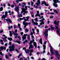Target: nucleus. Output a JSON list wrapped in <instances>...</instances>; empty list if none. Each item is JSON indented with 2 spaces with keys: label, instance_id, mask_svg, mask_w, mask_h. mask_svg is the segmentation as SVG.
<instances>
[{
  "label": "nucleus",
  "instance_id": "nucleus-1",
  "mask_svg": "<svg viewBox=\"0 0 60 60\" xmlns=\"http://www.w3.org/2000/svg\"><path fill=\"white\" fill-rule=\"evenodd\" d=\"M50 51L52 55H54V54H55L57 56L58 59H59V57H60V54L59 53H58V51H53L52 49L53 48L50 45Z\"/></svg>",
  "mask_w": 60,
  "mask_h": 60
},
{
  "label": "nucleus",
  "instance_id": "nucleus-2",
  "mask_svg": "<svg viewBox=\"0 0 60 60\" xmlns=\"http://www.w3.org/2000/svg\"><path fill=\"white\" fill-rule=\"evenodd\" d=\"M53 1L54 2V4H53V5L54 6H55L56 7H57V4H56V3H60V1L58 0H53Z\"/></svg>",
  "mask_w": 60,
  "mask_h": 60
},
{
  "label": "nucleus",
  "instance_id": "nucleus-3",
  "mask_svg": "<svg viewBox=\"0 0 60 60\" xmlns=\"http://www.w3.org/2000/svg\"><path fill=\"white\" fill-rule=\"evenodd\" d=\"M48 29L46 30L43 32V34L45 35V39H47V37L48 36Z\"/></svg>",
  "mask_w": 60,
  "mask_h": 60
},
{
  "label": "nucleus",
  "instance_id": "nucleus-4",
  "mask_svg": "<svg viewBox=\"0 0 60 60\" xmlns=\"http://www.w3.org/2000/svg\"><path fill=\"white\" fill-rule=\"evenodd\" d=\"M9 49H10L9 50L10 52H11V51L15 50V49H14V45L12 44L11 47L10 46L9 47Z\"/></svg>",
  "mask_w": 60,
  "mask_h": 60
},
{
  "label": "nucleus",
  "instance_id": "nucleus-5",
  "mask_svg": "<svg viewBox=\"0 0 60 60\" xmlns=\"http://www.w3.org/2000/svg\"><path fill=\"white\" fill-rule=\"evenodd\" d=\"M25 9L23 8H21L22 11H21V13H23V12L25 13H27V11H26V10H27V6H25Z\"/></svg>",
  "mask_w": 60,
  "mask_h": 60
},
{
  "label": "nucleus",
  "instance_id": "nucleus-6",
  "mask_svg": "<svg viewBox=\"0 0 60 60\" xmlns=\"http://www.w3.org/2000/svg\"><path fill=\"white\" fill-rule=\"evenodd\" d=\"M23 25H24V28H26V26H27L28 25H30L31 24V23L30 22H25V21H23Z\"/></svg>",
  "mask_w": 60,
  "mask_h": 60
},
{
  "label": "nucleus",
  "instance_id": "nucleus-7",
  "mask_svg": "<svg viewBox=\"0 0 60 60\" xmlns=\"http://www.w3.org/2000/svg\"><path fill=\"white\" fill-rule=\"evenodd\" d=\"M19 7V6L18 5L17 7H16L15 9V11H17V15L18 16L19 15V13L18 11L19 10V9L20 8Z\"/></svg>",
  "mask_w": 60,
  "mask_h": 60
},
{
  "label": "nucleus",
  "instance_id": "nucleus-8",
  "mask_svg": "<svg viewBox=\"0 0 60 60\" xmlns=\"http://www.w3.org/2000/svg\"><path fill=\"white\" fill-rule=\"evenodd\" d=\"M34 41V40L33 39L32 41H31L29 43V44H30V46L29 47V49H31H31L33 48V45H32V42Z\"/></svg>",
  "mask_w": 60,
  "mask_h": 60
},
{
  "label": "nucleus",
  "instance_id": "nucleus-9",
  "mask_svg": "<svg viewBox=\"0 0 60 60\" xmlns=\"http://www.w3.org/2000/svg\"><path fill=\"white\" fill-rule=\"evenodd\" d=\"M39 22H41L40 23V25L38 26V27H40V26H42V25H44V22L43 21L40 20L39 21Z\"/></svg>",
  "mask_w": 60,
  "mask_h": 60
},
{
  "label": "nucleus",
  "instance_id": "nucleus-10",
  "mask_svg": "<svg viewBox=\"0 0 60 60\" xmlns=\"http://www.w3.org/2000/svg\"><path fill=\"white\" fill-rule=\"evenodd\" d=\"M33 51H34V50L33 49H31L29 51V49H28L27 50V51L26 52V54H29V52H30V53H32L33 52Z\"/></svg>",
  "mask_w": 60,
  "mask_h": 60
},
{
  "label": "nucleus",
  "instance_id": "nucleus-11",
  "mask_svg": "<svg viewBox=\"0 0 60 60\" xmlns=\"http://www.w3.org/2000/svg\"><path fill=\"white\" fill-rule=\"evenodd\" d=\"M28 35V34H24L23 35V36L22 37V40L23 41H24V40H25L26 38V36H27Z\"/></svg>",
  "mask_w": 60,
  "mask_h": 60
},
{
  "label": "nucleus",
  "instance_id": "nucleus-12",
  "mask_svg": "<svg viewBox=\"0 0 60 60\" xmlns=\"http://www.w3.org/2000/svg\"><path fill=\"white\" fill-rule=\"evenodd\" d=\"M37 14H36L35 15V17L38 16L39 17H41V15L39 14V11H37Z\"/></svg>",
  "mask_w": 60,
  "mask_h": 60
},
{
  "label": "nucleus",
  "instance_id": "nucleus-13",
  "mask_svg": "<svg viewBox=\"0 0 60 60\" xmlns=\"http://www.w3.org/2000/svg\"><path fill=\"white\" fill-rule=\"evenodd\" d=\"M42 4H44L45 5V6H49V4H46V3L44 1H42Z\"/></svg>",
  "mask_w": 60,
  "mask_h": 60
},
{
  "label": "nucleus",
  "instance_id": "nucleus-14",
  "mask_svg": "<svg viewBox=\"0 0 60 60\" xmlns=\"http://www.w3.org/2000/svg\"><path fill=\"white\" fill-rule=\"evenodd\" d=\"M6 21H7V22H9V23L11 24V23H12V21H11V19H6Z\"/></svg>",
  "mask_w": 60,
  "mask_h": 60
},
{
  "label": "nucleus",
  "instance_id": "nucleus-15",
  "mask_svg": "<svg viewBox=\"0 0 60 60\" xmlns=\"http://www.w3.org/2000/svg\"><path fill=\"white\" fill-rule=\"evenodd\" d=\"M29 18H30V17L29 16H27L26 17V19H25L24 21H27V20L29 19Z\"/></svg>",
  "mask_w": 60,
  "mask_h": 60
},
{
  "label": "nucleus",
  "instance_id": "nucleus-16",
  "mask_svg": "<svg viewBox=\"0 0 60 60\" xmlns=\"http://www.w3.org/2000/svg\"><path fill=\"white\" fill-rule=\"evenodd\" d=\"M7 17V16L6 15H3L1 17L2 19H5Z\"/></svg>",
  "mask_w": 60,
  "mask_h": 60
},
{
  "label": "nucleus",
  "instance_id": "nucleus-17",
  "mask_svg": "<svg viewBox=\"0 0 60 60\" xmlns=\"http://www.w3.org/2000/svg\"><path fill=\"white\" fill-rule=\"evenodd\" d=\"M26 19V17H23L22 18H20L19 20H18V21H19V20L20 21L21 20H23V19Z\"/></svg>",
  "mask_w": 60,
  "mask_h": 60
},
{
  "label": "nucleus",
  "instance_id": "nucleus-18",
  "mask_svg": "<svg viewBox=\"0 0 60 60\" xmlns=\"http://www.w3.org/2000/svg\"><path fill=\"white\" fill-rule=\"evenodd\" d=\"M38 1L37 2L38 3H36V4H37V5L38 6V5H39V4H40V0H37Z\"/></svg>",
  "mask_w": 60,
  "mask_h": 60
},
{
  "label": "nucleus",
  "instance_id": "nucleus-19",
  "mask_svg": "<svg viewBox=\"0 0 60 60\" xmlns=\"http://www.w3.org/2000/svg\"><path fill=\"white\" fill-rule=\"evenodd\" d=\"M0 49H1L2 50V49H6V47H5L4 46L3 47L2 46H1L0 47Z\"/></svg>",
  "mask_w": 60,
  "mask_h": 60
},
{
  "label": "nucleus",
  "instance_id": "nucleus-20",
  "mask_svg": "<svg viewBox=\"0 0 60 60\" xmlns=\"http://www.w3.org/2000/svg\"><path fill=\"white\" fill-rule=\"evenodd\" d=\"M33 43H34V46L35 48H36V47H37V44H36V42H34Z\"/></svg>",
  "mask_w": 60,
  "mask_h": 60
},
{
  "label": "nucleus",
  "instance_id": "nucleus-21",
  "mask_svg": "<svg viewBox=\"0 0 60 60\" xmlns=\"http://www.w3.org/2000/svg\"><path fill=\"white\" fill-rule=\"evenodd\" d=\"M27 39L28 41H30V36L29 35H28L27 37Z\"/></svg>",
  "mask_w": 60,
  "mask_h": 60
},
{
  "label": "nucleus",
  "instance_id": "nucleus-22",
  "mask_svg": "<svg viewBox=\"0 0 60 60\" xmlns=\"http://www.w3.org/2000/svg\"><path fill=\"white\" fill-rule=\"evenodd\" d=\"M39 41L41 44H42V39L41 38H40V39L39 40Z\"/></svg>",
  "mask_w": 60,
  "mask_h": 60
},
{
  "label": "nucleus",
  "instance_id": "nucleus-23",
  "mask_svg": "<svg viewBox=\"0 0 60 60\" xmlns=\"http://www.w3.org/2000/svg\"><path fill=\"white\" fill-rule=\"evenodd\" d=\"M31 23H33L34 25H35V22H34V20L32 19L31 20Z\"/></svg>",
  "mask_w": 60,
  "mask_h": 60
},
{
  "label": "nucleus",
  "instance_id": "nucleus-24",
  "mask_svg": "<svg viewBox=\"0 0 60 60\" xmlns=\"http://www.w3.org/2000/svg\"><path fill=\"white\" fill-rule=\"evenodd\" d=\"M12 34L14 35V36L16 35V36H17L18 35V33H14V32H12Z\"/></svg>",
  "mask_w": 60,
  "mask_h": 60
},
{
  "label": "nucleus",
  "instance_id": "nucleus-25",
  "mask_svg": "<svg viewBox=\"0 0 60 60\" xmlns=\"http://www.w3.org/2000/svg\"><path fill=\"white\" fill-rule=\"evenodd\" d=\"M8 40H9L10 41H11V40H12V38H9V37L8 38Z\"/></svg>",
  "mask_w": 60,
  "mask_h": 60
},
{
  "label": "nucleus",
  "instance_id": "nucleus-26",
  "mask_svg": "<svg viewBox=\"0 0 60 60\" xmlns=\"http://www.w3.org/2000/svg\"><path fill=\"white\" fill-rule=\"evenodd\" d=\"M15 42H17V43H19V44H20V41H16Z\"/></svg>",
  "mask_w": 60,
  "mask_h": 60
},
{
  "label": "nucleus",
  "instance_id": "nucleus-27",
  "mask_svg": "<svg viewBox=\"0 0 60 60\" xmlns=\"http://www.w3.org/2000/svg\"><path fill=\"white\" fill-rule=\"evenodd\" d=\"M22 13H20V15H18V17H22Z\"/></svg>",
  "mask_w": 60,
  "mask_h": 60
},
{
  "label": "nucleus",
  "instance_id": "nucleus-28",
  "mask_svg": "<svg viewBox=\"0 0 60 60\" xmlns=\"http://www.w3.org/2000/svg\"><path fill=\"white\" fill-rule=\"evenodd\" d=\"M9 33H10L9 34L10 36L11 37L12 36V33H11V31H9Z\"/></svg>",
  "mask_w": 60,
  "mask_h": 60
},
{
  "label": "nucleus",
  "instance_id": "nucleus-29",
  "mask_svg": "<svg viewBox=\"0 0 60 60\" xmlns=\"http://www.w3.org/2000/svg\"><path fill=\"white\" fill-rule=\"evenodd\" d=\"M43 49H44V50H45V49H46V45H43Z\"/></svg>",
  "mask_w": 60,
  "mask_h": 60
},
{
  "label": "nucleus",
  "instance_id": "nucleus-30",
  "mask_svg": "<svg viewBox=\"0 0 60 60\" xmlns=\"http://www.w3.org/2000/svg\"><path fill=\"white\" fill-rule=\"evenodd\" d=\"M25 33H27L28 32V29H25Z\"/></svg>",
  "mask_w": 60,
  "mask_h": 60
},
{
  "label": "nucleus",
  "instance_id": "nucleus-31",
  "mask_svg": "<svg viewBox=\"0 0 60 60\" xmlns=\"http://www.w3.org/2000/svg\"><path fill=\"white\" fill-rule=\"evenodd\" d=\"M3 10V7H1L0 8V11H2Z\"/></svg>",
  "mask_w": 60,
  "mask_h": 60
},
{
  "label": "nucleus",
  "instance_id": "nucleus-32",
  "mask_svg": "<svg viewBox=\"0 0 60 60\" xmlns=\"http://www.w3.org/2000/svg\"><path fill=\"white\" fill-rule=\"evenodd\" d=\"M0 54L2 56H4V54H3L2 53V52H0Z\"/></svg>",
  "mask_w": 60,
  "mask_h": 60
},
{
  "label": "nucleus",
  "instance_id": "nucleus-33",
  "mask_svg": "<svg viewBox=\"0 0 60 60\" xmlns=\"http://www.w3.org/2000/svg\"><path fill=\"white\" fill-rule=\"evenodd\" d=\"M53 11L56 12V13H58V12L56 11V10H53Z\"/></svg>",
  "mask_w": 60,
  "mask_h": 60
},
{
  "label": "nucleus",
  "instance_id": "nucleus-34",
  "mask_svg": "<svg viewBox=\"0 0 60 60\" xmlns=\"http://www.w3.org/2000/svg\"><path fill=\"white\" fill-rule=\"evenodd\" d=\"M36 5H34V8H38V7L37 6H36Z\"/></svg>",
  "mask_w": 60,
  "mask_h": 60
},
{
  "label": "nucleus",
  "instance_id": "nucleus-35",
  "mask_svg": "<svg viewBox=\"0 0 60 60\" xmlns=\"http://www.w3.org/2000/svg\"><path fill=\"white\" fill-rule=\"evenodd\" d=\"M8 12L7 11H6L5 12V15L6 16H7V13Z\"/></svg>",
  "mask_w": 60,
  "mask_h": 60
},
{
  "label": "nucleus",
  "instance_id": "nucleus-36",
  "mask_svg": "<svg viewBox=\"0 0 60 60\" xmlns=\"http://www.w3.org/2000/svg\"><path fill=\"white\" fill-rule=\"evenodd\" d=\"M14 5H12L11 6V8H14Z\"/></svg>",
  "mask_w": 60,
  "mask_h": 60
},
{
  "label": "nucleus",
  "instance_id": "nucleus-37",
  "mask_svg": "<svg viewBox=\"0 0 60 60\" xmlns=\"http://www.w3.org/2000/svg\"><path fill=\"white\" fill-rule=\"evenodd\" d=\"M22 55V53H21L20 54H19V56H18V58H19L20 57V56H21V55Z\"/></svg>",
  "mask_w": 60,
  "mask_h": 60
},
{
  "label": "nucleus",
  "instance_id": "nucleus-38",
  "mask_svg": "<svg viewBox=\"0 0 60 60\" xmlns=\"http://www.w3.org/2000/svg\"><path fill=\"white\" fill-rule=\"evenodd\" d=\"M52 25L51 26V29H52V30H53V29H54V28L52 27Z\"/></svg>",
  "mask_w": 60,
  "mask_h": 60
},
{
  "label": "nucleus",
  "instance_id": "nucleus-39",
  "mask_svg": "<svg viewBox=\"0 0 60 60\" xmlns=\"http://www.w3.org/2000/svg\"><path fill=\"white\" fill-rule=\"evenodd\" d=\"M32 30L33 31V34H34V33H35V32H34V30H35L32 29Z\"/></svg>",
  "mask_w": 60,
  "mask_h": 60
},
{
  "label": "nucleus",
  "instance_id": "nucleus-40",
  "mask_svg": "<svg viewBox=\"0 0 60 60\" xmlns=\"http://www.w3.org/2000/svg\"><path fill=\"white\" fill-rule=\"evenodd\" d=\"M31 5L32 6H33V4H34V3H33V2H31Z\"/></svg>",
  "mask_w": 60,
  "mask_h": 60
},
{
  "label": "nucleus",
  "instance_id": "nucleus-41",
  "mask_svg": "<svg viewBox=\"0 0 60 60\" xmlns=\"http://www.w3.org/2000/svg\"><path fill=\"white\" fill-rule=\"evenodd\" d=\"M5 57L6 59H8V56L7 55H6L5 56Z\"/></svg>",
  "mask_w": 60,
  "mask_h": 60
},
{
  "label": "nucleus",
  "instance_id": "nucleus-42",
  "mask_svg": "<svg viewBox=\"0 0 60 60\" xmlns=\"http://www.w3.org/2000/svg\"><path fill=\"white\" fill-rule=\"evenodd\" d=\"M16 3H17V4H18V3H19V0H16Z\"/></svg>",
  "mask_w": 60,
  "mask_h": 60
},
{
  "label": "nucleus",
  "instance_id": "nucleus-43",
  "mask_svg": "<svg viewBox=\"0 0 60 60\" xmlns=\"http://www.w3.org/2000/svg\"><path fill=\"white\" fill-rule=\"evenodd\" d=\"M49 14H52L53 15L54 14V13L53 12L50 13H49Z\"/></svg>",
  "mask_w": 60,
  "mask_h": 60
},
{
  "label": "nucleus",
  "instance_id": "nucleus-44",
  "mask_svg": "<svg viewBox=\"0 0 60 60\" xmlns=\"http://www.w3.org/2000/svg\"><path fill=\"white\" fill-rule=\"evenodd\" d=\"M4 32V31L3 30H1L0 31V33H2Z\"/></svg>",
  "mask_w": 60,
  "mask_h": 60
},
{
  "label": "nucleus",
  "instance_id": "nucleus-45",
  "mask_svg": "<svg viewBox=\"0 0 60 60\" xmlns=\"http://www.w3.org/2000/svg\"><path fill=\"white\" fill-rule=\"evenodd\" d=\"M34 20L36 21H38V19H37V18H35L34 19Z\"/></svg>",
  "mask_w": 60,
  "mask_h": 60
},
{
  "label": "nucleus",
  "instance_id": "nucleus-46",
  "mask_svg": "<svg viewBox=\"0 0 60 60\" xmlns=\"http://www.w3.org/2000/svg\"><path fill=\"white\" fill-rule=\"evenodd\" d=\"M37 33H39V29H37Z\"/></svg>",
  "mask_w": 60,
  "mask_h": 60
},
{
  "label": "nucleus",
  "instance_id": "nucleus-47",
  "mask_svg": "<svg viewBox=\"0 0 60 60\" xmlns=\"http://www.w3.org/2000/svg\"><path fill=\"white\" fill-rule=\"evenodd\" d=\"M35 25L36 26H37V25L38 24V23L37 22H35Z\"/></svg>",
  "mask_w": 60,
  "mask_h": 60
},
{
  "label": "nucleus",
  "instance_id": "nucleus-48",
  "mask_svg": "<svg viewBox=\"0 0 60 60\" xmlns=\"http://www.w3.org/2000/svg\"><path fill=\"white\" fill-rule=\"evenodd\" d=\"M18 26L19 28H20V24H18Z\"/></svg>",
  "mask_w": 60,
  "mask_h": 60
},
{
  "label": "nucleus",
  "instance_id": "nucleus-49",
  "mask_svg": "<svg viewBox=\"0 0 60 60\" xmlns=\"http://www.w3.org/2000/svg\"><path fill=\"white\" fill-rule=\"evenodd\" d=\"M22 4H23V5H25V6L26 5V3H22Z\"/></svg>",
  "mask_w": 60,
  "mask_h": 60
},
{
  "label": "nucleus",
  "instance_id": "nucleus-50",
  "mask_svg": "<svg viewBox=\"0 0 60 60\" xmlns=\"http://www.w3.org/2000/svg\"><path fill=\"white\" fill-rule=\"evenodd\" d=\"M46 43H47V41H45L44 43V44H45V45H46Z\"/></svg>",
  "mask_w": 60,
  "mask_h": 60
},
{
  "label": "nucleus",
  "instance_id": "nucleus-51",
  "mask_svg": "<svg viewBox=\"0 0 60 60\" xmlns=\"http://www.w3.org/2000/svg\"><path fill=\"white\" fill-rule=\"evenodd\" d=\"M30 35H33V32H31Z\"/></svg>",
  "mask_w": 60,
  "mask_h": 60
},
{
  "label": "nucleus",
  "instance_id": "nucleus-52",
  "mask_svg": "<svg viewBox=\"0 0 60 60\" xmlns=\"http://www.w3.org/2000/svg\"><path fill=\"white\" fill-rule=\"evenodd\" d=\"M9 45H11V42H10L9 43Z\"/></svg>",
  "mask_w": 60,
  "mask_h": 60
},
{
  "label": "nucleus",
  "instance_id": "nucleus-53",
  "mask_svg": "<svg viewBox=\"0 0 60 60\" xmlns=\"http://www.w3.org/2000/svg\"><path fill=\"white\" fill-rule=\"evenodd\" d=\"M46 59H45L44 58H43L41 60H46Z\"/></svg>",
  "mask_w": 60,
  "mask_h": 60
},
{
  "label": "nucleus",
  "instance_id": "nucleus-54",
  "mask_svg": "<svg viewBox=\"0 0 60 60\" xmlns=\"http://www.w3.org/2000/svg\"><path fill=\"white\" fill-rule=\"evenodd\" d=\"M50 18L51 19H52V18H53V16H51L50 17Z\"/></svg>",
  "mask_w": 60,
  "mask_h": 60
},
{
  "label": "nucleus",
  "instance_id": "nucleus-55",
  "mask_svg": "<svg viewBox=\"0 0 60 60\" xmlns=\"http://www.w3.org/2000/svg\"><path fill=\"white\" fill-rule=\"evenodd\" d=\"M43 14V13H41L40 14V15H42Z\"/></svg>",
  "mask_w": 60,
  "mask_h": 60
},
{
  "label": "nucleus",
  "instance_id": "nucleus-56",
  "mask_svg": "<svg viewBox=\"0 0 60 60\" xmlns=\"http://www.w3.org/2000/svg\"><path fill=\"white\" fill-rule=\"evenodd\" d=\"M23 34V32L21 33V35H22V34Z\"/></svg>",
  "mask_w": 60,
  "mask_h": 60
},
{
  "label": "nucleus",
  "instance_id": "nucleus-57",
  "mask_svg": "<svg viewBox=\"0 0 60 60\" xmlns=\"http://www.w3.org/2000/svg\"><path fill=\"white\" fill-rule=\"evenodd\" d=\"M18 31V30H17L16 29L15 30V33H17V31Z\"/></svg>",
  "mask_w": 60,
  "mask_h": 60
},
{
  "label": "nucleus",
  "instance_id": "nucleus-58",
  "mask_svg": "<svg viewBox=\"0 0 60 60\" xmlns=\"http://www.w3.org/2000/svg\"><path fill=\"white\" fill-rule=\"evenodd\" d=\"M37 54L38 55H39V54H40V53L39 52H37Z\"/></svg>",
  "mask_w": 60,
  "mask_h": 60
},
{
  "label": "nucleus",
  "instance_id": "nucleus-59",
  "mask_svg": "<svg viewBox=\"0 0 60 60\" xmlns=\"http://www.w3.org/2000/svg\"><path fill=\"white\" fill-rule=\"evenodd\" d=\"M0 42H3V40H2L1 39H0Z\"/></svg>",
  "mask_w": 60,
  "mask_h": 60
},
{
  "label": "nucleus",
  "instance_id": "nucleus-60",
  "mask_svg": "<svg viewBox=\"0 0 60 60\" xmlns=\"http://www.w3.org/2000/svg\"><path fill=\"white\" fill-rule=\"evenodd\" d=\"M15 50L16 51V52H19V51H18L17 49H16Z\"/></svg>",
  "mask_w": 60,
  "mask_h": 60
},
{
  "label": "nucleus",
  "instance_id": "nucleus-61",
  "mask_svg": "<svg viewBox=\"0 0 60 60\" xmlns=\"http://www.w3.org/2000/svg\"><path fill=\"white\" fill-rule=\"evenodd\" d=\"M5 46H7V43H6V44H5Z\"/></svg>",
  "mask_w": 60,
  "mask_h": 60
},
{
  "label": "nucleus",
  "instance_id": "nucleus-62",
  "mask_svg": "<svg viewBox=\"0 0 60 60\" xmlns=\"http://www.w3.org/2000/svg\"><path fill=\"white\" fill-rule=\"evenodd\" d=\"M8 6H11V5H10V4H8Z\"/></svg>",
  "mask_w": 60,
  "mask_h": 60
},
{
  "label": "nucleus",
  "instance_id": "nucleus-63",
  "mask_svg": "<svg viewBox=\"0 0 60 60\" xmlns=\"http://www.w3.org/2000/svg\"><path fill=\"white\" fill-rule=\"evenodd\" d=\"M28 5H30V4L29 2H28Z\"/></svg>",
  "mask_w": 60,
  "mask_h": 60
},
{
  "label": "nucleus",
  "instance_id": "nucleus-64",
  "mask_svg": "<svg viewBox=\"0 0 60 60\" xmlns=\"http://www.w3.org/2000/svg\"><path fill=\"white\" fill-rule=\"evenodd\" d=\"M19 28V30H20L21 31V30H22V29H21V28L20 27Z\"/></svg>",
  "mask_w": 60,
  "mask_h": 60
}]
</instances>
